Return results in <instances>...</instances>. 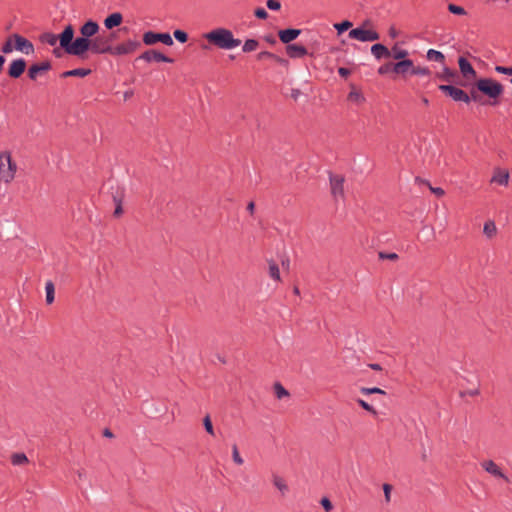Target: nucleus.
I'll use <instances>...</instances> for the list:
<instances>
[{
  "instance_id": "obj_1",
  "label": "nucleus",
  "mask_w": 512,
  "mask_h": 512,
  "mask_svg": "<svg viewBox=\"0 0 512 512\" xmlns=\"http://www.w3.org/2000/svg\"><path fill=\"white\" fill-rule=\"evenodd\" d=\"M74 34L75 31L71 24L65 26L59 35L60 47L69 55L83 57L87 51H91L92 39L85 38L82 35L74 39Z\"/></svg>"
},
{
  "instance_id": "obj_2",
  "label": "nucleus",
  "mask_w": 512,
  "mask_h": 512,
  "mask_svg": "<svg viewBox=\"0 0 512 512\" xmlns=\"http://www.w3.org/2000/svg\"><path fill=\"white\" fill-rule=\"evenodd\" d=\"M203 37L212 45L223 50H232L241 44V40L234 38L231 30L226 28H216L203 35Z\"/></svg>"
},
{
  "instance_id": "obj_3",
  "label": "nucleus",
  "mask_w": 512,
  "mask_h": 512,
  "mask_svg": "<svg viewBox=\"0 0 512 512\" xmlns=\"http://www.w3.org/2000/svg\"><path fill=\"white\" fill-rule=\"evenodd\" d=\"M477 89L494 100L492 104L496 103V100L503 94L504 88L502 84L492 78H481L476 81Z\"/></svg>"
},
{
  "instance_id": "obj_4",
  "label": "nucleus",
  "mask_w": 512,
  "mask_h": 512,
  "mask_svg": "<svg viewBox=\"0 0 512 512\" xmlns=\"http://www.w3.org/2000/svg\"><path fill=\"white\" fill-rule=\"evenodd\" d=\"M17 171V165L12 160L11 153L4 151L0 153V181L5 184L11 183Z\"/></svg>"
},
{
  "instance_id": "obj_5",
  "label": "nucleus",
  "mask_w": 512,
  "mask_h": 512,
  "mask_svg": "<svg viewBox=\"0 0 512 512\" xmlns=\"http://www.w3.org/2000/svg\"><path fill=\"white\" fill-rule=\"evenodd\" d=\"M368 25L369 23L365 22L362 26L350 30L349 37L360 42H372L379 40V33L374 29L367 28Z\"/></svg>"
},
{
  "instance_id": "obj_6",
  "label": "nucleus",
  "mask_w": 512,
  "mask_h": 512,
  "mask_svg": "<svg viewBox=\"0 0 512 512\" xmlns=\"http://www.w3.org/2000/svg\"><path fill=\"white\" fill-rule=\"evenodd\" d=\"M140 45L141 43L138 40L129 39L121 44L112 46L111 55L120 56L132 54L140 47Z\"/></svg>"
},
{
  "instance_id": "obj_7",
  "label": "nucleus",
  "mask_w": 512,
  "mask_h": 512,
  "mask_svg": "<svg viewBox=\"0 0 512 512\" xmlns=\"http://www.w3.org/2000/svg\"><path fill=\"white\" fill-rule=\"evenodd\" d=\"M143 42L146 45H153L156 42H162L165 45H173V39L168 33H155L152 31L146 32L143 35Z\"/></svg>"
},
{
  "instance_id": "obj_8",
  "label": "nucleus",
  "mask_w": 512,
  "mask_h": 512,
  "mask_svg": "<svg viewBox=\"0 0 512 512\" xmlns=\"http://www.w3.org/2000/svg\"><path fill=\"white\" fill-rule=\"evenodd\" d=\"M439 89L445 94L449 95L455 101H462L465 103L470 102L469 95L462 89H459L452 85H440Z\"/></svg>"
},
{
  "instance_id": "obj_9",
  "label": "nucleus",
  "mask_w": 512,
  "mask_h": 512,
  "mask_svg": "<svg viewBox=\"0 0 512 512\" xmlns=\"http://www.w3.org/2000/svg\"><path fill=\"white\" fill-rule=\"evenodd\" d=\"M481 467L489 473L490 475L494 476L495 478L502 479L505 482H509V478L507 475L503 472L501 467L495 463L493 460H484L481 462Z\"/></svg>"
},
{
  "instance_id": "obj_10",
  "label": "nucleus",
  "mask_w": 512,
  "mask_h": 512,
  "mask_svg": "<svg viewBox=\"0 0 512 512\" xmlns=\"http://www.w3.org/2000/svg\"><path fill=\"white\" fill-rule=\"evenodd\" d=\"M344 181L341 175H330L331 193L335 199L344 198Z\"/></svg>"
},
{
  "instance_id": "obj_11",
  "label": "nucleus",
  "mask_w": 512,
  "mask_h": 512,
  "mask_svg": "<svg viewBox=\"0 0 512 512\" xmlns=\"http://www.w3.org/2000/svg\"><path fill=\"white\" fill-rule=\"evenodd\" d=\"M12 38L14 39L15 50L20 51L26 55L32 54L34 52V46L28 39L19 34H13Z\"/></svg>"
},
{
  "instance_id": "obj_12",
  "label": "nucleus",
  "mask_w": 512,
  "mask_h": 512,
  "mask_svg": "<svg viewBox=\"0 0 512 512\" xmlns=\"http://www.w3.org/2000/svg\"><path fill=\"white\" fill-rule=\"evenodd\" d=\"M112 46L103 37H95L92 39L91 52L96 54H111Z\"/></svg>"
},
{
  "instance_id": "obj_13",
  "label": "nucleus",
  "mask_w": 512,
  "mask_h": 512,
  "mask_svg": "<svg viewBox=\"0 0 512 512\" xmlns=\"http://www.w3.org/2000/svg\"><path fill=\"white\" fill-rule=\"evenodd\" d=\"M99 25L93 20H88L80 27V34L85 38L92 39L99 32Z\"/></svg>"
},
{
  "instance_id": "obj_14",
  "label": "nucleus",
  "mask_w": 512,
  "mask_h": 512,
  "mask_svg": "<svg viewBox=\"0 0 512 512\" xmlns=\"http://www.w3.org/2000/svg\"><path fill=\"white\" fill-rule=\"evenodd\" d=\"M26 69V62L24 59L13 60L8 68V74L12 78L20 77Z\"/></svg>"
},
{
  "instance_id": "obj_15",
  "label": "nucleus",
  "mask_w": 512,
  "mask_h": 512,
  "mask_svg": "<svg viewBox=\"0 0 512 512\" xmlns=\"http://www.w3.org/2000/svg\"><path fill=\"white\" fill-rule=\"evenodd\" d=\"M140 58L147 62H151V61L167 62V63L173 62V60L171 58L165 56L164 54H162L156 50L146 51L140 56Z\"/></svg>"
},
{
  "instance_id": "obj_16",
  "label": "nucleus",
  "mask_w": 512,
  "mask_h": 512,
  "mask_svg": "<svg viewBox=\"0 0 512 512\" xmlns=\"http://www.w3.org/2000/svg\"><path fill=\"white\" fill-rule=\"evenodd\" d=\"M458 64L460 72L462 73L464 78H466L467 80H472L476 78L475 69L464 57L459 58Z\"/></svg>"
},
{
  "instance_id": "obj_17",
  "label": "nucleus",
  "mask_w": 512,
  "mask_h": 512,
  "mask_svg": "<svg viewBox=\"0 0 512 512\" xmlns=\"http://www.w3.org/2000/svg\"><path fill=\"white\" fill-rule=\"evenodd\" d=\"M509 172L506 169L496 168L491 178L492 183H496L501 186H507L509 183Z\"/></svg>"
},
{
  "instance_id": "obj_18",
  "label": "nucleus",
  "mask_w": 512,
  "mask_h": 512,
  "mask_svg": "<svg viewBox=\"0 0 512 512\" xmlns=\"http://www.w3.org/2000/svg\"><path fill=\"white\" fill-rule=\"evenodd\" d=\"M51 68L50 62L45 61L39 64L32 65L28 70V76L32 80H36L39 75L48 71Z\"/></svg>"
},
{
  "instance_id": "obj_19",
  "label": "nucleus",
  "mask_w": 512,
  "mask_h": 512,
  "mask_svg": "<svg viewBox=\"0 0 512 512\" xmlns=\"http://www.w3.org/2000/svg\"><path fill=\"white\" fill-rule=\"evenodd\" d=\"M413 68V62L409 59H404L402 61H399L395 64H393L392 70L397 74H406L411 73Z\"/></svg>"
},
{
  "instance_id": "obj_20",
  "label": "nucleus",
  "mask_w": 512,
  "mask_h": 512,
  "mask_svg": "<svg viewBox=\"0 0 512 512\" xmlns=\"http://www.w3.org/2000/svg\"><path fill=\"white\" fill-rule=\"evenodd\" d=\"M350 88L351 90L347 97L348 101L356 105L363 104L366 99L361 90L358 89L355 85H351Z\"/></svg>"
},
{
  "instance_id": "obj_21",
  "label": "nucleus",
  "mask_w": 512,
  "mask_h": 512,
  "mask_svg": "<svg viewBox=\"0 0 512 512\" xmlns=\"http://www.w3.org/2000/svg\"><path fill=\"white\" fill-rule=\"evenodd\" d=\"M300 32L299 29H286L280 30L278 35L283 43H290L299 36Z\"/></svg>"
},
{
  "instance_id": "obj_22",
  "label": "nucleus",
  "mask_w": 512,
  "mask_h": 512,
  "mask_svg": "<svg viewBox=\"0 0 512 512\" xmlns=\"http://www.w3.org/2000/svg\"><path fill=\"white\" fill-rule=\"evenodd\" d=\"M123 21V16L119 12L112 13L104 20V25L107 29H112L119 26Z\"/></svg>"
},
{
  "instance_id": "obj_23",
  "label": "nucleus",
  "mask_w": 512,
  "mask_h": 512,
  "mask_svg": "<svg viewBox=\"0 0 512 512\" xmlns=\"http://www.w3.org/2000/svg\"><path fill=\"white\" fill-rule=\"evenodd\" d=\"M286 50L287 54L292 58L302 57L307 53L306 48L299 44H290L287 46Z\"/></svg>"
},
{
  "instance_id": "obj_24",
  "label": "nucleus",
  "mask_w": 512,
  "mask_h": 512,
  "mask_svg": "<svg viewBox=\"0 0 512 512\" xmlns=\"http://www.w3.org/2000/svg\"><path fill=\"white\" fill-rule=\"evenodd\" d=\"M497 227L493 220H487L483 226V234L487 239H493L497 235Z\"/></svg>"
},
{
  "instance_id": "obj_25",
  "label": "nucleus",
  "mask_w": 512,
  "mask_h": 512,
  "mask_svg": "<svg viewBox=\"0 0 512 512\" xmlns=\"http://www.w3.org/2000/svg\"><path fill=\"white\" fill-rule=\"evenodd\" d=\"M371 53L377 58L380 59L384 56H390V51L382 44H374L371 47Z\"/></svg>"
},
{
  "instance_id": "obj_26",
  "label": "nucleus",
  "mask_w": 512,
  "mask_h": 512,
  "mask_svg": "<svg viewBox=\"0 0 512 512\" xmlns=\"http://www.w3.org/2000/svg\"><path fill=\"white\" fill-rule=\"evenodd\" d=\"M40 40L42 43L55 46L57 41H59V35L57 36L52 32H45L40 36Z\"/></svg>"
},
{
  "instance_id": "obj_27",
  "label": "nucleus",
  "mask_w": 512,
  "mask_h": 512,
  "mask_svg": "<svg viewBox=\"0 0 512 512\" xmlns=\"http://www.w3.org/2000/svg\"><path fill=\"white\" fill-rule=\"evenodd\" d=\"M91 73L90 69H84V68H77L73 70H69L63 73L64 77H85Z\"/></svg>"
},
{
  "instance_id": "obj_28",
  "label": "nucleus",
  "mask_w": 512,
  "mask_h": 512,
  "mask_svg": "<svg viewBox=\"0 0 512 512\" xmlns=\"http://www.w3.org/2000/svg\"><path fill=\"white\" fill-rule=\"evenodd\" d=\"M46 302L52 304L54 301L55 287L52 281H47L45 284Z\"/></svg>"
},
{
  "instance_id": "obj_29",
  "label": "nucleus",
  "mask_w": 512,
  "mask_h": 512,
  "mask_svg": "<svg viewBox=\"0 0 512 512\" xmlns=\"http://www.w3.org/2000/svg\"><path fill=\"white\" fill-rule=\"evenodd\" d=\"M273 484L282 493V495H285L288 491V485L285 480L279 476L273 477Z\"/></svg>"
},
{
  "instance_id": "obj_30",
  "label": "nucleus",
  "mask_w": 512,
  "mask_h": 512,
  "mask_svg": "<svg viewBox=\"0 0 512 512\" xmlns=\"http://www.w3.org/2000/svg\"><path fill=\"white\" fill-rule=\"evenodd\" d=\"M11 462L13 465H24L28 463V458L24 453H14L11 455Z\"/></svg>"
},
{
  "instance_id": "obj_31",
  "label": "nucleus",
  "mask_w": 512,
  "mask_h": 512,
  "mask_svg": "<svg viewBox=\"0 0 512 512\" xmlns=\"http://www.w3.org/2000/svg\"><path fill=\"white\" fill-rule=\"evenodd\" d=\"M269 275L272 279L276 280V281H280L281 278H280V271H279V267L278 265L273 262V261H270L269 262Z\"/></svg>"
},
{
  "instance_id": "obj_32",
  "label": "nucleus",
  "mask_w": 512,
  "mask_h": 512,
  "mask_svg": "<svg viewBox=\"0 0 512 512\" xmlns=\"http://www.w3.org/2000/svg\"><path fill=\"white\" fill-rule=\"evenodd\" d=\"M427 58L431 61L443 62L445 57L443 53L440 51H436L434 49H430L427 52Z\"/></svg>"
},
{
  "instance_id": "obj_33",
  "label": "nucleus",
  "mask_w": 512,
  "mask_h": 512,
  "mask_svg": "<svg viewBox=\"0 0 512 512\" xmlns=\"http://www.w3.org/2000/svg\"><path fill=\"white\" fill-rule=\"evenodd\" d=\"M231 448H232L233 462L236 465H239V466L242 465L244 463V459L241 457V455L239 453L238 446L236 444H233Z\"/></svg>"
},
{
  "instance_id": "obj_34",
  "label": "nucleus",
  "mask_w": 512,
  "mask_h": 512,
  "mask_svg": "<svg viewBox=\"0 0 512 512\" xmlns=\"http://www.w3.org/2000/svg\"><path fill=\"white\" fill-rule=\"evenodd\" d=\"M258 47V42L254 39H248L247 41H245L244 45H243V51L248 53V52H252L254 50H256V48Z\"/></svg>"
},
{
  "instance_id": "obj_35",
  "label": "nucleus",
  "mask_w": 512,
  "mask_h": 512,
  "mask_svg": "<svg viewBox=\"0 0 512 512\" xmlns=\"http://www.w3.org/2000/svg\"><path fill=\"white\" fill-rule=\"evenodd\" d=\"M15 49L14 39L12 35L7 39V41L2 46V52L5 54L11 53Z\"/></svg>"
},
{
  "instance_id": "obj_36",
  "label": "nucleus",
  "mask_w": 512,
  "mask_h": 512,
  "mask_svg": "<svg viewBox=\"0 0 512 512\" xmlns=\"http://www.w3.org/2000/svg\"><path fill=\"white\" fill-rule=\"evenodd\" d=\"M392 57L396 60L404 59L408 55V51L404 49H399L397 47H394L392 49V52H390Z\"/></svg>"
},
{
  "instance_id": "obj_37",
  "label": "nucleus",
  "mask_w": 512,
  "mask_h": 512,
  "mask_svg": "<svg viewBox=\"0 0 512 512\" xmlns=\"http://www.w3.org/2000/svg\"><path fill=\"white\" fill-rule=\"evenodd\" d=\"M203 425L205 427V430L208 434H210L211 436H214L215 432H214V427H213V424H212V421H211V418L209 415H206L203 419Z\"/></svg>"
},
{
  "instance_id": "obj_38",
  "label": "nucleus",
  "mask_w": 512,
  "mask_h": 512,
  "mask_svg": "<svg viewBox=\"0 0 512 512\" xmlns=\"http://www.w3.org/2000/svg\"><path fill=\"white\" fill-rule=\"evenodd\" d=\"M334 27L338 31V33L341 34L346 30L350 29L352 27V23L350 21H343L341 23L334 24Z\"/></svg>"
},
{
  "instance_id": "obj_39",
  "label": "nucleus",
  "mask_w": 512,
  "mask_h": 512,
  "mask_svg": "<svg viewBox=\"0 0 512 512\" xmlns=\"http://www.w3.org/2000/svg\"><path fill=\"white\" fill-rule=\"evenodd\" d=\"M275 394L277 398L281 399L289 395L288 391L279 383H276L274 386Z\"/></svg>"
},
{
  "instance_id": "obj_40",
  "label": "nucleus",
  "mask_w": 512,
  "mask_h": 512,
  "mask_svg": "<svg viewBox=\"0 0 512 512\" xmlns=\"http://www.w3.org/2000/svg\"><path fill=\"white\" fill-rule=\"evenodd\" d=\"M361 393L362 394H365V395H369V394H386V392L378 387H373V388H366V387H363L361 388Z\"/></svg>"
},
{
  "instance_id": "obj_41",
  "label": "nucleus",
  "mask_w": 512,
  "mask_h": 512,
  "mask_svg": "<svg viewBox=\"0 0 512 512\" xmlns=\"http://www.w3.org/2000/svg\"><path fill=\"white\" fill-rule=\"evenodd\" d=\"M174 37L181 43H185L188 39L187 33L182 30H175Z\"/></svg>"
},
{
  "instance_id": "obj_42",
  "label": "nucleus",
  "mask_w": 512,
  "mask_h": 512,
  "mask_svg": "<svg viewBox=\"0 0 512 512\" xmlns=\"http://www.w3.org/2000/svg\"><path fill=\"white\" fill-rule=\"evenodd\" d=\"M455 76V72L448 69V68H445L443 70V73L440 75V78L445 80V81H451L452 78Z\"/></svg>"
},
{
  "instance_id": "obj_43",
  "label": "nucleus",
  "mask_w": 512,
  "mask_h": 512,
  "mask_svg": "<svg viewBox=\"0 0 512 512\" xmlns=\"http://www.w3.org/2000/svg\"><path fill=\"white\" fill-rule=\"evenodd\" d=\"M448 10L451 13L457 14V15H464L466 13L465 10L462 7L454 5V4H449L448 5Z\"/></svg>"
},
{
  "instance_id": "obj_44",
  "label": "nucleus",
  "mask_w": 512,
  "mask_h": 512,
  "mask_svg": "<svg viewBox=\"0 0 512 512\" xmlns=\"http://www.w3.org/2000/svg\"><path fill=\"white\" fill-rule=\"evenodd\" d=\"M320 504L322 505L326 512H331L333 509V505L327 497H323L320 501Z\"/></svg>"
},
{
  "instance_id": "obj_45",
  "label": "nucleus",
  "mask_w": 512,
  "mask_h": 512,
  "mask_svg": "<svg viewBox=\"0 0 512 512\" xmlns=\"http://www.w3.org/2000/svg\"><path fill=\"white\" fill-rule=\"evenodd\" d=\"M357 403L363 408L365 409L366 411L372 413V414H376V411L375 409L369 405L366 401L362 400V399H358L357 400Z\"/></svg>"
},
{
  "instance_id": "obj_46",
  "label": "nucleus",
  "mask_w": 512,
  "mask_h": 512,
  "mask_svg": "<svg viewBox=\"0 0 512 512\" xmlns=\"http://www.w3.org/2000/svg\"><path fill=\"white\" fill-rule=\"evenodd\" d=\"M383 491H384V496H385V501L386 503H389L390 500H391V491H392V486L390 484H384L383 485Z\"/></svg>"
},
{
  "instance_id": "obj_47",
  "label": "nucleus",
  "mask_w": 512,
  "mask_h": 512,
  "mask_svg": "<svg viewBox=\"0 0 512 512\" xmlns=\"http://www.w3.org/2000/svg\"><path fill=\"white\" fill-rule=\"evenodd\" d=\"M411 74L415 75H428L429 70L425 67H414L412 68Z\"/></svg>"
},
{
  "instance_id": "obj_48",
  "label": "nucleus",
  "mask_w": 512,
  "mask_h": 512,
  "mask_svg": "<svg viewBox=\"0 0 512 512\" xmlns=\"http://www.w3.org/2000/svg\"><path fill=\"white\" fill-rule=\"evenodd\" d=\"M495 71L500 74L512 75V66L511 67L496 66Z\"/></svg>"
},
{
  "instance_id": "obj_49",
  "label": "nucleus",
  "mask_w": 512,
  "mask_h": 512,
  "mask_svg": "<svg viewBox=\"0 0 512 512\" xmlns=\"http://www.w3.org/2000/svg\"><path fill=\"white\" fill-rule=\"evenodd\" d=\"M379 257L381 259H388V260H391V261H395L398 259V255L396 253H384V252H380L379 253Z\"/></svg>"
},
{
  "instance_id": "obj_50",
  "label": "nucleus",
  "mask_w": 512,
  "mask_h": 512,
  "mask_svg": "<svg viewBox=\"0 0 512 512\" xmlns=\"http://www.w3.org/2000/svg\"><path fill=\"white\" fill-rule=\"evenodd\" d=\"M257 58H258L259 60H264V59H276V60H278V58H277L274 54H272V53H270V52H267V51H265V52H260V53L257 55Z\"/></svg>"
},
{
  "instance_id": "obj_51",
  "label": "nucleus",
  "mask_w": 512,
  "mask_h": 512,
  "mask_svg": "<svg viewBox=\"0 0 512 512\" xmlns=\"http://www.w3.org/2000/svg\"><path fill=\"white\" fill-rule=\"evenodd\" d=\"M267 7L271 10H279L281 8V4L278 0H268Z\"/></svg>"
},
{
  "instance_id": "obj_52",
  "label": "nucleus",
  "mask_w": 512,
  "mask_h": 512,
  "mask_svg": "<svg viewBox=\"0 0 512 512\" xmlns=\"http://www.w3.org/2000/svg\"><path fill=\"white\" fill-rule=\"evenodd\" d=\"M480 91L477 89V87H473L470 91V100H474V101H480V95H479Z\"/></svg>"
},
{
  "instance_id": "obj_53",
  "label": "nucleus",
  "mask_w": 512,
  "mask_h": 512,
  "mask_svg": "<svg viewBox=\"0 0 512 512\" xmlns=\"http://www.w3.org/2000/svg\"><path fill=\"white\" fill-rule=\"evenodd\" d=\"M255 16L260 19H266L268 17V13L264 8H257L255 10Z\"/></svg>"
},
{
  "instance_id": "obj_54",
  "label": "nucleus",
  "mask_w": 512,
  "mask_h": 512,
  "mask_svg": "<svg viewBox=\"0 0 512 512\" xmlns=\"http://www.w3.org/2000/svg\"><path fill=\"white\" fill-rule=\"evenodd\" d=\"M392 67H393V64H385L378 69V73L386 74L392 69Z\"/></svg>"
},
{
  "instance_id": "obj_55",
  "label": "nucleus",
  "mask_w": 512,
  "mask_h": 512,
  "mask_svg": "<svg viewBox=\"0 0 512 512\" xmlns=\"http://www.w3.org/2000/svg\"><path fill=\"white\" fill-rule=\"evenodd\" d=\"M430 190L432 193H434L435 195H437L438 197H441L445 194L444 190L440 187H432V186H429Z\"/></svg>"
},
{
  "instance_id": "obj_56",
  "label": "nucleus",
  "mask_w": 512,
  "mask_h": 512,
  "mask_svg": "<svg viewBox=\"0 0 512 512\" xmlns=\"http://www.w3.org/2000/svg\"><path fill=\"white\" fill-rule=\"evenodd\" d=\"M338 73L343 77H347L350 74V71L347 68L341 67L339 68Z\"/></svg>"
},
{
  "instance_id": "obj_57",
  "label": "nucleus",
  "mask_w": 512,
  "mask_h": 512,
  "mask_svg": "<svg viewBox=\"0 0 512 512\" xmlns=\"http://www.w3.org/2000/svg\"><path fill=\"white\" fill-rule=\"evenodd\" d=\"M122 212H123L122 207L120 204H118L117 207L115 208L114 215L120 216L122 214Z\"/></svg>"
},
{
  "instance_id": "obj_58",
  "label": "nucleus",
  "mask_w": 512,
  "mask_h": 512,
  "mask_svg": "<svg viewBox=\"0 0 512 512\" xmlns=\"http://www.w3.org/2000/svg\"><path fill=\"white\" fill-rule=\"evenodd\" d=\"M254 209H255V205L253 202H250L248 205H247V210L252 214L254 212Z\"/></svg>"
},
{
  "instance_id": "obj_59",
  "label": "nucleus",
  "mask_w": 512,
  "mask_h": 512,
  "mask_svg": "<svg viewBox=\"0 0 512 512\" xmlns=\"http://www.w3.org/2000/svg\"><path fill=\"white\" fill-rule=\"evenodd\" d=\"M77 475L80 479H83L85 477V471L84 470H78Z\"/></svg>"
},
{
  "instance_id": "obj_60",
  "label": "nucleus",
  "mask_w": 512,
  "mask_h": 512,
  "mask_svg": "<svg viewBox=\"0 0 512 512\" xmlns=\"http://www.w3.org/2000/svg\"><path fill=\"white\" fill-rule=\"evenodd\" d=\"M369 367L373 370H381V366L379 364H370Z\"/></svg>"
},
{
  "instance_id": "obj_61",
  "label": "nucleus",
  "mask_w": 512,
  "mask_h": 512,
  "mask_svg": "<svg viewBox=\"0 0 512 512\" xmlns=\"http://www.w3.org/2000/svg\"><path fill=\"white\" fill-rule=\"evenodd\" d=\"M391 37L395 38L397 36V31L395 28H391L389 31Z\"/></svg>"
},
{
  "instance_id": "obj_62",
  "label": "nucleus",
  "mask_w": 512,
  "mask_h": 512,
  "mask_svg": "<svg viewBox=\"0 0 512 512\" xmlns=\"http://www.w3.org/2000/svg\"><path fill=\"white\" fill-rule=\"evenodd\" d=\"M104 435L107 437H112V433L109 430H105Z\"/></svg>"
},
{
  "instance_id": "obj_63",
  "label": "nucleus",
  "mask_w": 512,
  "mask_h": 512,
  "mask_svg": "<svg viewBox=\"0 0 512 512\" xmlns=\"http://www.w3.org/2000/svg\"><path fill=\"white\" fill-rule=\"evenodd\" d=\"M293 292H294V294H296V295H299V294H300V291H299V288H298V287H294Z\"/></svg>"
},
{
  "instance_id": "obj_64",
  "label": "nucleus",
  "mask_w": 512,
  "mask_h": 512,
  "mask_svg": "<svg viewBox=\"0 0 512 512\" xmlns=\"http://www.w3.org/2000/svg\"><path fill=\"white\" fill-rule=\"evenodd\" d=\"M131 95H132V92H131V91H130V92H126V93H125V95H124V97H125V99H127V98H129Z\"/></svg>"
}]
</instances>
